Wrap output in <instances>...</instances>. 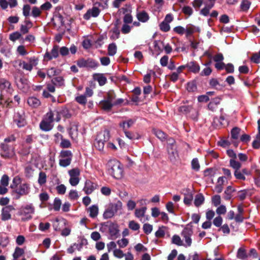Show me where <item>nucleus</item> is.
<instances>
[{
    "mask_svg": "<svg viewBox=\"0 0 260 260\" xmlns=\"http://www.w3.org/2000/svg\"><path fill=\"white\" fill-rule=\"evenodd\" d=\"M67 113H68V111L67 109H63L59 111L55 110L47 112L40 123V129L44 132L51 131L53 127L52 122L54 121H59L61 119V114L63 115L66 118L70 117V114Z\"/></svg>",
    "mask_w": 260,
    "mask_h": 260,
    "instance_id": "nucleus-1",
    "label": "nucleus"
},
{
    "mask_svg": "<svg viewBox=\"0 0 260 260\" xmlns=\"http://www.w3.org/2000/svg\"><path fill=\"white\" fill-rule=\"evenodd\" d=\"M109 173L117 179H120L123 176V169L119 161L116 160H111L108 163Z\"/></svg>",
    "mask_w": 260,
    "mask_h": 260,
    "instance_id": "nucleus-2",
    "label": "nucleus"
},
{
    "mask_svg": "<svg viewBox=\"0 0 260 260\" xmlns=\"http://www.w3.org/2000/svg\"><path fill=\"white\" fill-rule=\"evenodd\" d=\"M35 213V207L32 204L22 206L19 209L18 214L22 216L21 220L25 221L32 218V214Z\"/></svg>",
    "mask_w": 260,
    "mask_h": 260,
    "instance_id": "nucleus-3",
    "label": "nucleus"
},
{
    "mask_svg": "<svg viewBox=\"0 0 260 260\" xmlns=\"http://www.w3.org/2000/svg\"><path fill=\"white\" fill-rule=\"evenodd\" d=\"M122 203L118 201L115 203H110L103 214V217L105 219L112 217L118 210L121 209Z\"/></svg>",
    "mask_w": 260,
    "mask_h": 260,
    "instance_id": "nucleus-4",
    "label": "nucleus"
},
{
    "mask_svg": "<svg viewBox=\"0 0 260 260\" xmlns=\"http://www.w3.org/2000/svg\"><path fill=\"white\" fill-rule=\"evenodd\" d=\"M1 148V155L4 158H12L15 156L14 148L5 143H1L0 145Z\"/></svg>",
    "mask_w": 260,
    "mask_h": 260,
    "instance_id": "nucleus-5",
    "label": "nucleus"
},
{
    "mask_svg": "<svg viewBox=\"0 0 260 260\" xmlns=\"http://www.w3.org/2000/svg\"><path fill=\"white\" fill-rule=\"evenodd\" d=\"M77 64L80 68H95L99 66L98 63L92 58L87 59L80 58L77 61Z\"/></svg>",
    "mask_w": 260,
    "mask_h": 260,
    "instance_id": "nucleus-6",
    "label": "nucleus"
},
{
    "mask_svg": "<svg viewBox=\"0 0 260 260\" xmlns=\"http://www.w3.org/2000/svg\"><path fill=\"white\" fill-rule=\"evenodd\" d=\"M30 188L28 184H20L18 187L14 190V192L16 193V198L18 199L22 196L27 195L29 193Z\"/></svg>",
    "mask_w": 260,
    "mask_h": 260,
    "instance_id": "nucleus-7",
    "label": "nucleus"
},
{
    "mask_svg": "<svg viewBox=\"0 0 260 260\" xmlns=\"http://www.w3.org/2000/svg\"><path fill=\"white\" fill-rule=\"evenodd\" d=\"M193 234L192 228L189 226L185 227L181 233L182 236L184 238L186 243V246H190L192 243V240L190 238Z\"/></svg>",
    "mask_w": 260,
    "mask_h": 260,
    "instance_id": "nucleus-8",
    "label": "nucleus"
},
{
    "mask_svg": "<svg viewBox=\"0 0 260 260\" xmlns=\"http://www.w3.org/2000/svg\"><path fill=\"white\" fill-rule=\"evenodd\" d=\"M100 12V10L97 7L93 6L91 9H88L86 13L84 14L83 18L88 20L91 17H96L99 15Z\"/></svg>",
    "mask_w": 260,
    "mask_h": 260,
    "instance_id": "nucleus-9",
    "label": "nucleus"
},
{
    "mask_svg": "<svg viewBox=\"0 0 260 260\" xmlns=\"http://www.w3.org/2000/svg\"><path fill=\"white\" fill-rule=\"evenodd\" d=\"M14 210V207L11 205L7 206L3 208L2 210L1 219L6 221L11 219V215L10 212Z\"/></svg>",
    "mask_w": 260,
    "mask_h": 260,
    "instance_id": "nucleus-10",
    "label": "nucleus"
},
{
    "mask_svg": "<svg viewBox=\"0 0 260 260\" xmlns=\"http://www.w3.org/2000/svg\"><path fill=\"white\" fill-rule=\"evenodd\" d=\"M58 53L59 46L57 45H54L50 52L47 51L45 53L44 56V59L50 60L53 58H57L58 56Z\"/></svg>",
    "mask_w": 260,
    "mask_h": 260,
    "instance_id": "nucleus-11",
    "label": "nucleus"
},
{
    "mask_svg": "<svg viewBox=\"0 0 260 260\" xmlns=\"http://www.w3.org/2000/svg\"><path fill=\"white\" fill-rule=\"evenodd\" d=\"M167 151L169 159L171 161L175 162L179 157L177 150V146L174 147H168Z\"/></svg>",
    "mask_w": 260,
    "mask_h": 260,
    "instance_id": "nucleus-12",
    "label": "nucleus"
},
{
    "mask_svg": "<svg viewBox=\"0 0 260 260\" xmlns=\"http://www.w3.org/2000/svg\"><path fill=\"white\" fill-rule=\"evenodd\" d=\"M97 186L98 185L96 183L92 182L89 180H87L85 181L83 190L86 194H89L91 193L96 188Z\"/></svg>",
    "mask_w": 260,
    "mask_h": 260,
    "instance_id": "nucleus-13",
    "label": "nucleus"
},
{
    "mask_svg": "<svg viewBox=\"0 0 260 260\" xmlns=\"http://www.w3.org/2000/svg\"><path fill=\"white\" fill-rule=\"evenodd\" d=\"M17 85L18 87L22 90L23 91H26L28 88V81L27 79L24 78H21L17 82Z\"/></svg>",
    "mask_w": 260,
    "mask_h": 260,
    "instance_id": "nucleus-14",
    "label": "nucleus"
},
{
    "mask_svg": "<svg viewBox=\"0 0 260 260\" xmlns=\"http://www.w3.org/2000/svg\"><path fill=\"white\" fill-rule=\"evenodd\" d=\"M109 232L113 238H117L119 236V230L117 224H111L109 227Z\"/></svg>",
    "mask_w": 260,
    "mask_h": 260,
    "instance_id": "nucleus-15",
    "label": "nucleus"
},
{
    "mask_svg": "<svg viewBox=\"0 0 260 260\" xmlns=\"http://www.w3.org/2000/svg\"><path fill=\"white\" fill-rule=\"evenodd\" d=\"M94 80L97 81L100 86L104 85L107 81V78L103 74H94L93 76Z\"/></svg>",
    "mask_w": 260,
    "mask_h": 260,
    "instance_id": "nucleus-16",
    "label": "nucleus"
},
{
    "mask_svg": "<svg viewBox=\"0 0 260 260\" xmlns=\"http://www.w3.org/2000/svg\"><path fill=\"white\" fill-rule=\"evenodd\" d=\"M114 106L113 103L107 101L104 99L99 103V106L104 110L109 111Z\"/></svg>",
    "mask_w": 260,
    "mask_h": 260,
    "instance_id": "nucleus-17",
    "label": "nucleus"
},
{
    "mask_svg": "<svg viewBox=\"0 0 260 260\" xmlns=\"http://www.w3.org/2000/svg\"><path fill=\"white\" fill-rule=\"evenodd\" d=\"M27 104L32 108H37L41 105L40 101L35 97H30L27 100Z\"/></svg>",
    "mask_w": 260,
    "mask_h": 260,
    "instance_id": "nucleus-18",
    "label": "nucleus"
},
{
    "mask_svg": "<svg viewBox=\"0 0 260 260\" xmlns=\"http://www.w3.org/2000/svg\"><path fill=\"white\" fill-rule=\"evenodd\" d=\"M186 68H187L190 72L194 73H198L200 70L199 65L194 61L188 62L186 64Z\"/></svg>",
    "mask_w": 260,
    "mask_h": 260,
    "instance_id": "nucleus-19",
    "label": "nucleus"
},
{
    "mask_svg": "<svg viewBox=\"0 0 260 260\" xmlns=\"http://www.w3.org/2000/svg\"><path fill=\"white\" fill-rule=\"evenodd\" d=\"M52 21L56 25L59 26H63L64 24L63 16L60 14L55 15L52 18Z\"/></svg>",
    "mask_w": 260,
    "mask_h": 260,
    "instance_id": "nucleus-20",
    "label": "nucleus"
},
{
    "mask_svg": "<svg viewBox=\"0 0 260 260\" xmlns=\"http://www.w3.org/2000/svg\"><path fill=\"white\" fill-rule=\"evenodd\" d=\"M200 31L199 27H196L192 24H189L187 25L185 28V32L187 37L191 35L194 32Z\"/></svg>",
    "mask_w": 260,
    "mask_h": 260,
    "instance_id": "nucleus-21",
    "label": "nucleus"
},
{
    "mask_svg": "<svg viewBox=\"0 0 260 260\" xmlns=\"http://www.w3.org/2000/svg\"><path fill=\"white\" fill-rule=\"evenodd\" d=\"M136 17L137 19L142 22H146L149 19L148 14L144 11L138 12L137 13Z\"/></svg>",
    "mask_w": 260,
    "mask_h": 260,
    "instance_id": "nucleus-22",
    "label": "nucleus"
},
{
    "mask_svg": "<svg viewBox=\"0 0 260 260\" xmlns=\"http://www.w3.org/2000/svg\"><path fill=\"white\" fill-rule=\"evenodd\" d=\"M135 120L129 119L127 121H124L119 123L120 127H122L123 131H127L135 123Z\"/></svg>",
    "mask_w": 260,
    "mask_h": 260,
    "instance_id": "nucleus-23",
    "label": "nucleus"
},
{
    "mask_svg": "<svg viewBox=\"0 0 260 260\" xmlns=\"http://www.w3.org/2000/svg\"><path fill=\"white\" fill-rule=\"evenodd\" d=\"M112 35L110 36V39L112 40H116L119 38L120 36V30L117 26V24H115L114 27L111 30Z\"/></svg>",
    "mask_w": 260,
    "mask_h": 260,
    "instance_id": "nucleus-24",
    "label": "nucleus"
},
{
    "mask_svg": "<svg viewBox=\"0 0 260 260\" xmlns=\"http://www.w3.org/2000/svg\"><path fill=\"white\" fill-rule=\"evenodd\" d=\"M11 87V83L5 79H0V89L8 91Z\"/></svg>",
    "mask_w": 260,
    "mask_h": 260,
    "instance_id": "nucleus-25",
    "label": "nucleus"
},
{
    "mask_svg": "<svg viewBox=\"0 0 260 260\" xmlns=\"http://www.w3.org/2000/svg\"><path fill=\"white\" fill-rule=\"evenodd\" d=\"M147 210V208L146 207H143L140 209H137L135 210V216L140 218V220L142 221V217L144 216L145 213Z\"/></svg>",
    "mask_w": 260,
    "mask_h": 260,
    "instance_id": "nucleus-26",
    "label": "nucleus"
},
{
    "mask_svg": "<svg viewBox=\"0 0 260 260\" xmlns=\"http://www.w3.org/2000/svg\"><path fill=\"white\" fill-rule=\"evenodd\" d=\"M204 200L205 198L202 194H197L195 197L194 204L196 207H199L203 204Z\"/></svg>",
    "mask_w": 260,
    "mask_h": 260,
    "instance_id": "nucleus-27",
    "label": "nucleus"
},
{
    "mask_svg": "<svg viewBox=\"0 0 260 260\" xmlns=\"http://www.w3.org/2000/svg\"><path fill=\"white\" fill-rule=\"evenodd\" d=\"M89 212V216L92 218H95L97 216L99 213V208L96 205H92L88 209Z\"/></svg>",
    "mask_w": 260,
    "mask_h": 260,
    "instance_id": "nucleus-28",
    "label": "nucleus"
},
{
    "mask_svg": "<svg viewBox=\"0 0 260 260\" xmlns=\"http://www.w3.org/2000/svg\"><path fill=\"white\" fill-rule=\"evenodd\" d=\"M110 137V132L107 129L101 132L97 136L98 138L103 139V140H104L106 142L109 140Z\"/></svg>",
    "mask_w": 260,
    "mask_h": 260,
    "instance_id": "nucleus-29",
    "label": "nucleus"
},
{
    "mask_svg": "<svg viewBox=\"0 0 260 260\" xmlns=\"http://www.w3.org/2000/svg\"><path fill=\"white\" fill-rule=\"evenodd\" d=\"M235 190L231 186H228L224 191V198L226 200H229L232 198V194Z\"/></svg>",
    "mask_w": 260,
    "mask_h": 260,
    "instance_id": "nucleus-30",
    "label": "nucleus"
},
{
    "mask_svg": "<svg viewBox=\"0 0 260 260\" xmlns=\"http://www.w3.org/2000/svg\"><path fill=\"white\" fill-rule=\"evenodd\" d=\"M237 257L241 259H245L247 258L248 255L246 253V250L243 247H240L238 250Z\"/></svg>",
    "mask_w": 260,
    "mask_h": 260,
    "instance_id": "nucleus-31",
    "label": "nucleus"
},
{
    "mask_svg": "<svg viewBox=\"0 0 260 260\" xmlns=\"http://www.w3.org/2000/svg\"><path fill=\"white\" fill-rule=\"evenodd\" d=\"M106 141L103 139H100L96 137L95 142H94V146L95 147L99 150H101L104 148L105 142Z\"/></svg>",
    "mask_w": 260,
    "mask_h": 260,
    "instance_id": "nucleus-32",
    "label": "nucleus"
},
{
    "mask_svg": "<svg viewBox=\"0 0 260 260\" xmlns=\"http://www.w3.org/2000/svg\"><path fill=\"white\" fill-rule=\"evenodd\" d=\"M167 231V228L165 226H162L158 228V230L155 232V235L157 238H162L165 236Z\"/></svg>",
    "mask_w": 260,
    "mask_h": 260,
    "instance_id": "nucleus-33",
    "label": "nucleus"
},
{
    "mask_svg": "<svg viewBox=\"0 0 260 260\" xmlns=\"http://www.w3.org/2000/svg\"><path fill=\"white\" fill-rule=\"evenodd\" d=\"M51 82L55 86H62L64 85V80L63 78L60 76L53 78L51 80Z\"/></svg>",
    "mask_w": 260,
    "mask_h": 260,
    "instance_id": "nucleus-34",
    "label": "nucleus"
},
{
    "mask_svg": "<svg viewBox=\"0 0 260 260\" xmlns=\"http://www.w3.org/2000/svg\"><path fill=\"white\" fill-rule=\"evenodd\" d=\"M125 136L130 140L138 139L140 135L137 133H134L128 131H123Z\"/></svg>",
    "mask_w": 260,
    "mask_h": 260,
    "instance_id": "nucleus-35",
    "label": "nucleus"
},
{
    "mask_svg": "<svg viewBox=\"0 0 260 260\" xmlns=\"http://www.w3.org/2000/svg\"><path fill=\"white\" fill-rule=\"evenodd\" d=\"M117 52V46L115 43L110 44L108 47V54L109 56H113Z\"/></svg>",
    "mask_w": 260,
    "mask_h": 260,
    "instance_id": "nucleus-36",
    "label": "nucleus"
},
{
    "mask_svg": "<svg viewBox=\"0 0 260 260\" xmlns=\"http://www.w3.org/2000/svg\"><path fill=\"white\" fill-rule=\"evenodd\" d=\"M47 180V176L45 172H40L39 175V178L38 180V183L40 185H44L46 183Z\"/></svg>",
    "mask_w": 260,
    "mask_h": 260,
    "instance_id": "nucleus-37",
    "label": "nucleus"
},
{
    "mask_svg": "<svg viewBox=\"0 0 260 260\" xmlns=\"http://www.w3.org/2000/svg\"><path fill=\"white\" fill-rule=\"evenodd\" d=\"M213 4H206V6L201 10L200 13L207 16L209 14L210 10L213 7Z\"/></svg>",
    "mask_w": 260,
    "mask_h": 260,
    "instance_id": "nucleus-38",
    "label": "nucleus"
},
{
    "mask_svg": "<svg viewBox=\"0 0 260 260\" xmlns=\"http://www.w3.org/2000/svg\"><path fill=\"white\" fill-rule=\"evenodd\" d=\"M116 95L113 90L109 91L106 94L104 99L111 103H114Z\"/></svg>",
    "mask_w": 260,
    "mask_h": 260,
    "instance_id": "nucleus-39",
    "label": "nucleus"
},
{
    "mask_svg": "<svg viewBox=\"0 0 260 260\" xmlns=\"http://www.w3.org/2000/svg\"><path fill=\"white\" fill-rule=\"evenodd\" d=\"M241 129L238 127H234L231 131V137L232 139L237 140L240 134Z\"/></svg>",
    "mask_w": 260,
    "mask_h": 260,
    "instance_id": "nucleus-40",
    "label": "nucleus"
},
{
    "mask_svg": "<svg viewBox=\"0 0 260 260\" xmlns=\"http://www.w3.org/2000/svg\"><path fill=\"white\" fill-rule=\"evenodd\" d=\"M230 165L235 170V171L240 170L242 166L241 164L239 161H236L235 159H230Z\"/></svg>",
    "mask_w": 260,
    "mask_h": 260,
    "instance_id": "nucleus-41",
    "label": "nucleus"
},
{
    "mask_svg": "<svg viewBox=\"0 0 260 260\" xmlns=\"http://www.w3.org/2000/svg\"><path fill=\"white\" fill-rule=\"evenodd\" d=\"M155 135L160 140L163 141L166 138V134L159 129H153Z\"/></svg>",
    "mask_w": 260,
    "mask_h": 260,
    "instance_id": "nucleus-42",
    "label": "nucleus"
},
{
    "mask_svg": "<svg viewBox=\"0 0 260 260\" xmlns=\"http://www.w3.org/2000/svg\"><path fill=\"white\" fill-rule=\"evenodd\" d=\"M59 73V70H56L54 68H51L48 69L47 72V75L49 78H51L52 77L57 75Z\"/></svg>",
    "mask_w": 260,
    "mask_h": 260,
    "instance_id": "nucleus-43",
    "label": "nucleus"
},
{
    "mask_svg": "<svg viewBox=\"0 0 260 260\" xmlns=\"http://www.w3.org/2000/svg\"><path fill=\"white\" fill-rule=\"evenodd\" d=\"M24 252V250L22 248L18 247H16L13 254V259H17L18 257L21 256Z\"/></svg>",
    "mask_w": 260,
    "mask_h": 260,
    "instance_id": "nucleus-44",
    "label": "nucleus"
},
{
    "mask_svg": "<svg viewBox=\"0 0 260 260\" xmlns=\"http://www.w3.org/2000/svg\"><path fill=\"white\" fill-rule=\"evenodd\" d=\"M21 183V179L18 176L15 177L12 181V183L11 184L10 187L12 189H15L17 187V186L20 184Z\"/></svg>",
    "mask_w": 260,
    "mask_h": 260,
    "instance_id": "nucleus-45",
    "label": "nucleus"
},
{
    "mask_svg": "<svg viewBox=\"0 0 260 260\" xmlns=\"http://www.w3.org/2000/svg\"><path fill=\"white\" fill-rule=\"evenodd\" d=\"M60 156L64 158H70L72 159L73 154L70 150H62L60 153Z\"/></svg>",
    "mask_w": 260,
    "mask_h": 260,
    "instance_id": "nucleus-46",
    "label": "nucleus"
},
{
    "mask_svg": "<svg viewBox=\"0 0 260 260\" xmlns=\"http://www.w3.org/2000/svg\"><path fill=\"white\" fill-rule=\"evenodd\" d=\"M71 160L72 159L70 158H62V159L59 160V164L60 166L66 167L70 165Z\"/></svg>",
    "mask_w": 260,
    "mask_h": 260,
    "instance_id": "nucleus-47",
    "label": "nucleus"
},
{
    "mask_svg": "<svg viewBox=\"0 0 260 260\" xmlns=\"http://www.w3.org/2000/svg\"><path fill=\"white\" fill-rule=\"evenodd\" d=\"M234 176L237 179L241 180H245L246 178L245 175L241 172V170H235L234 171Z\"/></svg>",
    "mask_w": 260,
    "mask_h": 260,
    "instance_id": "nucleus-48",
    "label": "nucleus"
},
{
    "mask_svg": "<svg viewBox=\"0 0 260 260\" xmlns=\"http://www.w3.org/2000/svg\"><path fill=\"white\" fill-rule=\"evenodd\" d=\"M159 28L161 31L164 32H167L170 29V26L169 23L163 21L159 24Z\"/></svg>",
    "mask_w": 260,
    "mask_h": 260,
    "instance_id": "nucleus-49",
    "label": "nucleus"
},
{
    "mask_svg": "<svg viewBox=\"0 0 260 260\" xmlns=\"http://www.w3.org/2000/svg\"><path fill=\"white\" fill-rule=\"evenodd\" d=\"M250 3L248 0H243L241 4V8L243 11H247L250 7Z\"/></svg>",
    "mask_w": 260,
    "mask_h": 260,
    "instance_id": "nucleus-50",
    "label": "nucleus"
},
{
    "mask_svg": "<svg viewBox=\"0 0 260 260\" xmlns=\"http://www.w3.org/2000/svg\"><path fill=\"white\" fill-rule=\"evenodd\" d=\"M128 227L133 231H138L140 229V225L135 221L132 220L129 222Z\"/></svg>",
    "mask_w": 260,
    "mask_h": 260,
    "instance_id": "nucleus-51",
    "label": "nucleus"
},
{
    "mask_svg": "<svg viewBox=\"0 0 260 260\" xmlns=\"http://www.w3.org/2000/svg\"><path fill=\"white\" fill-rule=\"evenodd\" d=\"M75 100L77 102L81 105H84L87 103V100L85 95H84L78 96L75 98Z\"/></svg>",
    "mask_w": 260,
    "mask_h": 260,
    "instance_id": "nucleus-52",
    "label": "nucleus"
},
{
    "mask_svg": "<svg viewBox=\"0 0 260 260\" xmlns=\"http://www.w3.org/2000/svg\"><path fill=\"white\" fill-rule=\"evenodd\" d=\"M71 143L69 140L63 139L60 143V146L62 148H68L71 147Z\"/></svg>",
    "mask_w": 260,
    "mask_h": 260,
    "instance_id": "nucleus-53",
    "label": "nucleus"
},
{
    "mask_svg": "<svg viewBox=\"0 0 260 260\" xmlns=\"http://www.w3.org/2000/svg\"><path fill=\"white\" fill-rule=\"evenodd\" d=\"M191 168L196 171H198L200 169V166L197 158H193L191 161Z\"/></svg>",
    "mask_w": 260,
    "mask_h": 260,
    "instance_id": "nucleus-54",
    "label": "nucleus"
},
{
    "mask_svg": "<svg viewBox=\"0 0 260 260\" xmlns=\"http://www.w3.org/2000/svg\"><path fill=\"white\" fill-rule=\"evenodd\" d=\"M70 177H78L80 175V171L77 168L73 169L69 171Z\"/></svg>",
    "mask_w": 260,
    "mask_h": 260,
    "instance_id": "nucleus-55",
    "label": "nucleus"
},
{
    "mask_svg": "<svg viewBox=\"0 0 260 260\" xmlns=\"http://www.w3.org/2000/svg\"><path fill=\"white\" fill-rule=\"evenodd\" d=\"M172 242L173 243L177 245H182V241L180 237L178 235H174L172 239Z\"/></svg>",
    "mask_w": 260,
    "mask_h": 260,
    "instance_id": "nucleus-56",
    "label": "nucleus"
},
{
    "mask_svg": "<svg viewBox=\"0 0 260 260\" xmlns=\"http://www.w3.org/2000/svg\"><path fill=\"white\" fill-rule=\"evenodd\" d=\"M222 223V218L220 216L215 217L213 221V224L217 227H220Z\"/></svg>",
    "mask_w": 260,
    "mask_h": 260,
    "instance_id": "nucleus-57",
    "label": "nucleus"
},
{
    "mask_svg": "<svg viewBox=\"0 0 260 260\" xmlns=\"http://www.w3.org/2000/svg\"><path fill=\"white\" fill-rule=\"evenodd\" d=\"M193 199V196L191 193L186 194L184 198V203L187 205H190Z\"/></svg>",
    "mask_w": 260,
    "mask_h": 260,
    "instance_id": "nucleus-58",
    "label": "nucleus"
},
{
    "mask_svg": "<svg viewBox=\"0 0 260 260\" xmlns=\"http://www.w3.org/2000/svg\"><path fill=\"white\" fill-rule=\"evenodd\" d=\"M212 202L213 204L216 207L219 205L221 203V198L220 196L215 195L213 196L212 198Z\"/></svg>",
    "mask_w": 260,
    "mask_h": 260,
    "instance_id": "nucleus-59",
    "label": "nucleus"
},
{
    "mask_svg": "<svg viewBox=\"0 0 260 260\" xmlns=\"http://www.w3.org/2000/svg\"><path fill=\"white\" fill-rule=\"evenodd\" d=\"M9 177L7 175H4L1 179V184L2 186H7L9 184Z\"/></svg>",
    "mask_w": 260,
    "mask_h": 260,
    "instance_id": "nucleus-60",
    "label": "nucleus"
},
{
    "mask_svg": "<svg viewBox=\"0 0 260 260\" xmlns=\"http://www.w3.org/2000/svg\"><path fill=\"white\" fill-rule=\"evenodd\" d=\"M9 243L8 238L7 236L0 237V246L5 247Z\"/></svg>",
    "mask_w": 260,
    "mask_h": 260,
    "instance_id": "nucleus-61",
    "label": "nucleus"
},
{
    "mask_svg": "<svg viewBox=\"0 0 260 260\" xmlns=\"http://www.w3.org/2000/svg\"><path fill=\"white\" fill-rule=\"evenodd\" d=\"M210 85L213 87L215 88L216 89H220L221 86L219 84V83L216 79H212L210 81Z\"/></svg>",
    "mask_w": 260,
    "mask_h": 260,
    "instance_id": "nucleus-62",
    "label": "nucleus"
},
{
    "mask_svg": "<svg viewBox=\"0 0 260 260\" xmlns=\"http://www.w3.org/2000/svg\"><path fill=\"white\" fill-rule=\"evenodd\" d=\"M61 204V200L58 198H55L53 203L54 210L55 211H58L60 209Z\"/></svg>",
    "mask_w": 260,
    "mask_h": 260,
    "instance_id": "nucleus-63",
    "label": "nucleus"
},
{
    "mask_svg": "<svg viewBox=\"0 0 260 260\" xmlns=\"http://www.w3.org/2000/svg\"><path fill=\"white\" fill-rule=\"evenodd\" d=\"M41 14V9L37 7H34L32 9L31 14L34 17H37Z\"/></svg>",
    "mask_w": 260,
    "mask_h": 260,
    "instance_id": "nucleus-64",
    "label": "nucleus"
}]
</instances>
